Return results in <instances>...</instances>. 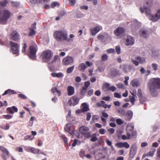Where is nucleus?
Masks as SVG:
<instances>
[{
  "instance_id": "51",
  "label": "nucleus",
  "mask_w": 160,
  "mask_h": 160,
  "mask_svg": "<svg viewBox=\"0 0 160 160\" xmlns=\"http://www.w3.org/2000/svg\"><path fill=\"white\" fill-rule=\"evenodd\" d=\"M20 3L18 2H12L11 3V5L13 7H18Z\"/></svg>"
},
{
  "instance_id": "55",
  "label": "nucleus",
  "mask_w": 160,
  "mask_h": 160,
  "mask_svg": "<svg viewBox=\"0 0 160 160\" xmlns=\"http://www.w3.org/2000/svg\"><path fill=\"white\" fill-rule=\"evenodd\" d=\"M85 153L84 151L82 149L81 150L79 153L80 157L82 158H83L85 156Z\"/></svg>"
},
{
  "instance_id": "8",
  "label": "nucleus",
  "mask_w": 160,
  "mask_h": 160,
  "mask_svg": "<svg viewBox=\"0 0 160 160\" xmlns=\"http://www.w3.org/2000/svg\"><path fill=\"white\" fill-rule=\"evenodd\" d=\"M135 60L133 58L131 59V62L136 66L138 65L139 64H143L146 62V59L145 58L141 57L140 56H137L135 57Z\"/></svg>"
},
{
  "instance_id": "43",
  "label": "nucleus",
  "mask_w": 160,
  "mask_h": 160,
  "mask_svg": "<svg viewBox=\"0 0 160 160\" xmlns=\"http://www.w3.org/2000/svg\"><path fill=\"white\" fill-rule=\"evenodd\" d=\"M130 151L137 152V147L135 144H133L132 145Z\"/></svg>"
},
{
  "instance_id": "46",
  "label": "nucleus",
  "mask_w": 160,
  "mask_h": 160,
  "mask_svg": "<svg viewBox=\"0 0 160 160\" xmlns=\"http://www.w3.org/2000/svg\"><path fill=\"white\" fill-rule=\"evenodd\" d=\"M74 68V66H73L71 67L68 68L67 70V72L68 73H71L73 70Z\"/></svg>"
},
{
  "instance_id": "38",
  "label": "nucleus",
  "mask_w": 160,
  "mask_h": 160,
  "mask_svg": "<svg viewBox=\"0 0 160 160\" xmlns=\"http://www.w3.org/2000/svg\"><path fill=\"white\" fill-rule=\"evenodd\" d=\"M90 137L92 138L90 140V141L92 142H95L98 139V138L96 137V135L95 133L92 134V135H91Z\"/></svg>"
},
{
  "instance_id": "10",
  "label": "nucleus",
  "mask_w": 160,
  "mask_h": 160,
  "mask_svg": "<svg viewBox=\"0 0 160 160\" xmlns=\"http://www.w3.org/2000/svg\"><path fill=\"white\" fill-rule=\"evenodd\" d=\"M79 101V99L78 98L74 96L71 99L68 100V103L70 106H75L78 103Z\"/></svg>"
},
{
  "instance_id": "33",
  "label": "nucleus",
  "mask_w": 160,
  "mask_h": 160,
  "mask_svg": "<svg viewBox=\"0 0 160 160\" xmlns=\"http://www.w3.org/2000/svg\"><path fill=\"white\" fill-rule=\"evenodd\" d=\"M0 150L2 152L7 155L8 156H9V153L8 151L6 148L0 146Z\"/></svg>"
},
{
  "instance_id": "60",
  "label": "nucleus",
  "mask_w": 160,
  "mask_h": 160,
  "mask_svg": "<svg viewBox=\"0 0 160 160\" xmlns=\"http://www.w3.org/2000/svg\"><path fill=\"white\" fill-rule=\"evenodd\" d=\"M117 123L119 125H121L123 123V122L120 118L116 120Z\"/></svg>"
},
{
  "instance_id": "16",
  "label": "nucleus",
  "mask_w": 160,
  "mask_h": 160,
  "mask_svg": "<svg viewBox=\"0 0 160 160\" xmlns=\"http://www.w3.org/2000/svg\"><path fill=\"white\" fill-rule=\"evenodd\" d=\"M134 43V38L129 35L127 36L125 42L126 45L128 46L130 45H133Z\"/></svg>"
},
{
  "instance_id": "34",
  "label": "nucleus",
  "mask_w": 160,
  "mask_h": 160,
  "mask_svg": "<svg viewBox=\"0 0 160 160\" xmlns=\"http://www.w3.org/2000/svg\"><path fill=\"white\" fill-rule=\"evenodd\" d=\"M29 32L28 33V36L33 37L34 36L36 33V31L33 28H29Z\"/></svg>"
},
{
  "instance_id": "30",
  "label": "nucleus",
  "mask_w": 160,
  "mask_h": 160,
  "mask_svg": "<svg viewBox=\"0 0 160 160\" xmlns=\"http://www.w3.org/2000/svg\"><path fill=\"white\" fill-rule=\"evenodd\" d=\"M51 91V92L53 93H54L55 92L57 93L58 96H60L61 95V91L58 90V88L56 87H54L52 88Z\"/></svg>"
},
{
  "instance_id": "37",
  "label": "nucleus",
  "mask_w": 160,
  "mask_h": 160,
  "mask_svg": "<svg viewBox=\"0 0 160 160\" xmlns=\"http://www.w3.org/2000/svg\"><path fill=\"white\" fill-rule=\"evenodd\" d=\"M30 151L34 153L37 154L38 153L40 150L37 148H31L30 149Z\"/></svg>"
},
{
  "instance_id": "2",
  "label": "nucleus",
  "mask_w": 160,
  "mask_h": 160,
  "mask_svg": "<svg viewBox=\"0 0 160 160\" xmlns=\"http://www.w3.org/2000/svg\"><path fill=\"white\" fill-rule=\"evenodd\" d=\"M54 38L58 41L60 42L62 39L68 42L72 41V40L68 38L67 33L63 31H57L54 32L53 35Z\"/></svg>"
},
{
  "instance_id": "14",
  "label": "nucleus",
  "mask_w": 160,
  "mask_h": 160,
  "mask_svg": "<svg viewBox=\"0 0 160 160\" xmlns=\"http://www.w3.org/2000/svg\"><path fill=\"white\" fill-rule=\"evenodd\" d=\"M20 39L19 35L18 32L15 30L13 31L11 35L10 39L15 41H17Z\"/></svg>"
},
{
  "instance_id": "21",
  "label": "nucleus",
  "mask_w": 160,
  "mask_h": 160,
  "mask_svg": "<svg viewBox=\"0 0 160 160\" xmlns=\"http://www.w3.org/2000/svg\"><path fill=\"white\" fill-rule=\"evenodd\" d=\"M95 158L97 160H108L106 157L102 156L101 153H99L95 156Z\"/></svg>"
},
{
  "instance_id": "64",
  "label": "nucleus",
  "mask_w": 160,
  "mask_h": 160,
  "mask_svg": "<svg viewBox=\"0 0 160 160\" xmlns=\"http://www.w3.org/2000/svg\"><path fill=\"white\" fill-rule=\"evenodd\" d=\"M99 117L98 115H93L92 118V120L94 121L95 120H98Z\"/></svg>"
},
{
  "instance_id": "54",
  "label": "nucleus",
  "mask_w": 160,
  "mask_h": 160,
  "mask_svg": "<svg viewBox=\"0 0 160 160\" xmlns=\"http://www.w3.org/2000/svg\"><path fill=\"white\" fill-rule=\"evenodd\" d=\"M18 97L21 99H27V97L24 94H19L18 95Z\"/></svg>"
},
{
  "instance_id": "41",
  "label": "nucleus",
  "mask_w": 160,
  "mask_h": 160,
  "mask_svg": "<svg viewBox=\"0 0 160 160\" xmlns=\"http://www.w3.org/2000/svg\"><path fill=\"white\" fill-rule=\"evenodd\" d=\"M118 112L121 115L124 116L125 115L126 112L123 109H120L118 110Z\"/></svg>"
},
{
  "instance_id": "5",
  "label": "nucleus",
  "mask_w": 160,
  "mask_h": 160,
  "mask_svg": "<svg viewBox=\"0 0 160 160\" xmlns=\"http://www.w3.org/2000/svg\"><path fill=\"white\" fill-rule=\"evenodd\" d=\"M9 45L10 49V52H11L13 54H17L18 56L19 54V46L17 43H15L12 41L9 42Z\"/></svg>"
},
{
  "instance_id": "28",
  "label": "nucleus",
  "mask_w": 160,
  "mask_h": 160,
  "mask_svg": "<svg viewBox=\"0 0 160 160\" xmlns=\"http://www.w3.org/2000/svg\"><path fill=\"white\" fill-rule=\"evenodd\" d=\"M74 88L72 86H69L68 87V95L69 96L72 95L74 94Z\"/></svg>"
},
{
  "instance_id": "20",
  "label": "nucleus",
  "mask_w": 160,
  "mask_h": 160,
  "mask_svg": "<svg viewBox=\"0 0 160 160\" xmlns=\"http://www.w3.org/2000/svg\"><path fill=\"white\" fill-rule=\"evenodd\" d=\"M7 110L10 114H13L14 112H17L18 111V108L15 106L11 107H9L7 108Z\"/></svg>"
},
{
  "instance_id": "39",
  "label": "nucleus",
  "mask_w": 160,
  "mask_h": 160,
  "mask_svg": "<svg viewBox=\"0 0 160 160\" xmlns=\"http://www.w3.org/2000/svg\"><path fill=\"white\" fill-rule=\"evenodd\" d=\"M108 59V56L106 54H103L101 57V61L102 62L105 61Z\"/></svg>"
},
{
  "instance_id": "62",
  "label": "nucleus",
  "mask_w": 160,
  "mask_h": 160,
  "mask_svg": "<svg viewBox=\"0 0 160 160\" xmlns=\"http://www.w3.org/2000/svg\"><path fill=\"white\" fill-rule=\"evenodd\" d=\"M115 52V50L113 48H110L107 50V52L108 53H113Z\"/></svg>"
},
{
  "instance_id": "18",
  "label": "nucleus",
  "mask_w": 160,
  "mask_h": 160,
  "mask_svg": "<svg viewBox=\"0 0 160 160\" xmlns=\"http://www.w3.org/2000/svg\"><path fill=\"white\" fill-rule=\"evenodd\" d=\"M140 10L142 13H143L145 12V14L147 16L149 15L152 14H151V10L150 8L147 7H141L140 8Z\"/></svg>"
},
{
  "instance_id": "1",
  "label": "nucleus",
  "mask_w": 160,
  "mask_h": 160,
  "mask_svg": "<svg viewBox=\"0 0 160 160\" xmlns=\"http://www.w3.org/2000/svg\"><path fill=\"white\" fill-rule=\"evenodd\" d=\"M148 87L152 96H156L157 94V90L160 88V78L150 79L148 84Z\"/></svg>"
},
{
  "instance_id": "31",
  "label": "nucleus",
  "mask_w": 160,
  "mask_h": 160,
  "mask_svg": "<svg viewBox=\"0 0 160 160\" xmlns=\"http://www.w3.org/2000/svg\"><path fill=\"white\" fill-rule=\"evenodd\" d=\"M70 133H71V135L73 136H74V135H75L78 138H81L80 133L77 130H74L73 132H70Z\"/></svg>"
},
{
  "instance_id": "35",
  "label": "nucleus",
  "mask_w": 160,
  "mask_h": 160,
  "mask_svg": "<svg viewBox=\"0 0 160 160\" xmlns=\"http://www.w3.org/2000/svg\"><path fill=\"white\" fill-rule=\"evenodd\" d=\"M127 136H126L124 135H123L121 136V138L122 140H126V139H129L131 138V134L128 132V133H127Z\"/></svg>"
},
{
  "instance_id": "63",
  "label": "nucleus",
  "mask_w": 160,
  "mask_h": 160,
  "mask_svg": "<svg viewBox=\"0 0 160 160\" xmlns=\"http://www.w3.org/2000/svg\"><path fill=\"white\" fill-rule=\"evenodd\" d=\"M90 85V82L89 81L85 82H84V85L85 86L83 87L86 88H88L89 87Z\"/></svg>"
},
{
  "instance_id": "22",
  "label": "nucleus",
  "mask_w": 160,
  "mask_h": 160,
  "mask_svg": "<svg viewBox=\"0 0 160 160\" xmlns=\"http://www.w3.org/2000/svg\"><path fill=\"white\" fill-rule=\"evenodd\" d=\"M102 116L101 117L102 121L106 125L107 123L106 118L108 117V114L106 112H102Z\"/></svg>"
},
{
  "instance_id": "36",
  "label": "nucleus",
  "mask_w": 160,
  "mask_h": 160,
  "mask_svg": "<svg viewBox=\"0 0 160 160\" xmlns=\"http://www.w3.org/2000/svg\"><path fill=\"white\" fill-rule=\"evenodd\" d=\"M141 36L144 38H146L148 36V34L145 31L141 30L139 32Z\"/></svg>"
},
{
  "instance_id": "61",
  "label": "nucleus",
  "mask_w": 160,
  "mask_h": 160,
  "mask_svg": "<svg viewBox=\"0 0 160 160\" xmlns=\"http://www.w3.org/2000/svg\"><path fill=\"white\" fill-rule=\"evenodd\" d=\"M114 97L119 98H121L122 96L118 92H115L114 94Z\"/></svg>"
},
{
  "instance_id": "42",
  "label": "nucleus",
  "mask_w": 160,
  "mask_h": 160,
  "mask_svg": "<svg viewBox=\"0 0 160 160\" xmlns=\"http://www.w3.org/2000/svg\"><path fill=\"white\" fill-rule=\"evenodd\" d=\"M139 100L141 103L143 104L147 100V98L146 97L142 96L141 97L139 98Z\"/></svg>"
},
{
  "instance_id": "12",
  "label": "nucleus",
  "mask_w": 160,
  "mask_h": 160,
  "mask_svg": "<svg viewBox=\"0 0 160 160\" xmlns=\"http://www.w3.org/2000/svg\"><path fill=\"white\" fill-rule=\"evenodd\" d=\"M150 20L155 22L159 20L160 18V9L158 10L155 15L153 14L150 15Z\"/></svg>"
},
{
  "instance_id": "26",
  "label": "nucleus",
  "mask_w": 160,
  "mask_h": 160,
  "mask_svg": "<svg viewBox=\"0 0 160 160\" xmlns=\"http://www.w3.org/2000/svg\"><path fill=\"white\" fill-rule=\"evenodd\" d=\"M134 129V126L132 124L128 125L126 129L127 133L128 132L131 134V132L133 131Z\"/></svg>"
},
{
  "instance_id": "50",
  "label": "nucleus",
  "mask_w": 160,
  "mask_h": 160,
  "mask_svg": "<svg viewBox=\"0 0 160 160\" xmlns=\"http://www.w3.org/2000/svg\"><path fill=\"white\" fill-rule=\"evenodd\" d=\"M34 138V137L32 136V135H27L25 137L24 140H27L29 139L31 140L33 139Z\"/></svg>"
},
{
  "instance_id": "19",
  "label": "nucleus",
  "mask_w": 160,
  "mask_h": 160,
  "mask_svg": "<svg viewBox=\"0 0 160 160\" xmlns=\"http://www.w3.org/2000/svg\"><path fill=\"white\" fill-rule=\"evenodd\" d=\"M102 28L101 26L100 27L99 26H97L93 29L91 28L90 29V30L92 35V36L95 35L97 33L100 31V29H102Z\"/></svg>"
},
{
  "instance_id": "17",
  "label": "nucleus",
  "mask_w": 160,
  "mask_h": 160,
  "mask_svg": "<svg viewBox=\"0 0 160 160\" xmlns=\"http://www.w3.org/2000/svg\"><path fill=\"white\" fill-rule=\"evenodd\" d=\"M115 146L118 148H121L124 147L126 148H128L130 145L127 142H119L115 144Z\"/></svg>"
},
{
  "instance_id": "15",
  "label": "nucleus",
  "mask_w": 160,
  "mask_h": 160,
  "mask_svg": "<svg viewBox=\"0 0 160 160\" xmlns=\"http://www.w3.org/2000/svg\"><path fill=\"white\" fill-rule=\"evenodd\" d=\"M103 89L107 90H109L112 92H114L116 89V88L113 86L110 87V85L108 83H105L103 87Z\"/></svg>"
},
{
  "instance_id": "13",
  "label": "nucleus",
  "mask_w": 160,
  "mask_h": 160,
  "mask_svg": "<svg viewBox=\"0 0 160 160\" xmlns=\"http://www.w3.org/2000/svg\"><path fill=\"white\" fill-rule=\"evenodd\" d=\"M74 62L73 58L70 56H67L62 60L63 64L65 65L70 64Z\"/></svg>"
},
{
  "instance_id": "24",
  "label": "nucleus",
  "mask_w": 160,
  "mask_h": 160,
  "mask_svg": "<svg viewBox=\"0 0 160 160\" xmlns=\"http://www.w3.org/2000/svg\"><path fill=\"white\" fill-rule=\"evenodd\" d=\"M156 151L155 149H154L152 151H149V152L147 153L144 154L142 156V158H144L147 156H150L152 157L154 155V154Z\"/></svg>"
},
{
  "instance_id": "49",
  "label": "nucleus",
  "mask_w": 160,
  "mask_h": 160,
  "mask_svg": "<svg viewBox=\"0 0 160 160\" xmlns=\"http://www.w3.org/2000/svg\"><path fill=\"white\" fill-rule=\"evenodd\" d=\"M136 153V152H133L131 151H130L129 152V157L131 158H133Z\"/></svg>"
},
{
  "instance_id": "3",
  "label": "nucleus",
  "mask_w": 160,
  "mask_h": 160,
  "mask_svg": "<svg viewBox=\"0 0 160 160\" xmlns=\"http://www.w3.org/2000/svg\"><path fill=\"white\" fill-rule=\"evenodd\" d=\"M53 56L52 51L51 50L47 49L42 53L41 57L43 62L48 63L51 60Z\"/></svg>"
},
{
  "instance_id": "57",
  "label": "nucleus",
  "mask_w": 160,
  "mask_h": 160,
  "mask_svg": "<svg viewBox=\"0 0 160 160\" xmlns=\"http://www.w3.org/2000/svg\"><path fill=\"white\" fill-rule=\"evenodd\" d=\"M10 127V125L9 124L6 123V125L1 127V128L4 130H7L9 129Z\"/></svg>"
},
{
  "instance_id": "52",
  "label": "nucleus",
  "mask_w": 160,
  "mask_h": 160,
  "mask_svg": "<svg viewBox=\"0 0 160 160\" xmlns=\"http://www.w3.org/2000/svg\"><path fill=\"white\" fill-rule=\"evenodd\" d=\"M158 64L156 63H153L152 64V68L155 71H156L158 70Z\"/></svg>"
},
{
  "instance_id": "11",
  "label": "nucleus",
  "mask_w": 160,
  "mask_h": 160,
  "mask_svg": "<svg viewBox=\"0 0 160 160\" xmlns=\"http://www.w3.org/2000/svg\"><path fill=\"white\" fill-rule=\"evenodd\" d=\"M125 32V30L123 28L119 27L114 31L115 34L118 36H123Z\"/></svg>"
},
{
  "instance_id": "7",
  "label": "nucleus",
  "mask_w": 160,
  "mask_h": 160,
  "mask_svg": "<svg viewBox=\"0 0 160 160\" xmlns=\"http://www.w3.org/2000/svg\"><path fill=\"white\" fill-rule=\"evenodd\" d=\"M89 128L85 126H82L79 129V132L81 134L87 138H88L90 137L91 133V132H89Z\"/></svg>"
},
{
  "instance_id": "32",
  "label": "nucleus",
  "mask_w": 160,
  "mask_h": 160,
  "mask_svg": "<svg viewBox=\"0 0 160 160\" xmlns=\"http://www.w3.org/2000/svg\"><path fill=\"white\" fill-rule=\"evenodd\" d=\"M131 84L133 87H137L139 86L138 81L136 79L132 80L131 82Z\"/></svg>"
},
{
  "instance_id": "9",
  "label": "nucleus",
  "mask_w": 160,
  "mask_h": 160,
  "mask_svg": "<svg viewBox=\"0 0 160 160\" xmlns=\"http://www.w3.org/2000/svg\"><path fill=\"white\" fill-rule=\"evenodd\" d=\"M133 68V66L131 65L123 64L120 66V68L125 73L130 72Z\"/></svg>"
},
{
  "instance_id": "29",
  "label": "nucleus",
  "mask_w": 160,
  "mask_h": 160,
  "mask_svg": "<svg viewBox=\"0 0 160 160\" xmlns=\"http://www.w3.org/2000/svg\"><path fill=\"white\" fill-rule=\"evenodd\" d=\"M71 125L69 124H67L64 127V130L67 132H68L71 134L70 132H73V131H71Z\"/></svg>"
},
{
  "instance_id": "25",
  "label": "nucleus",
  "mask_w": 160,
  "mask_h": 160,
  "mask_svg": "<svg viewBox=\"0 0 160 160\" xmlns=\"http://www.w3.org/2000/svg\"><path fill=\"white\" fill-rule=\"evenodd\" d=\"M87 68V66L84 63H82L79 65L78 69L80 71H84Z\"/></svg>"
},
{
  "instance_id": "40",
  "label": "nucleus",
  "mask_w": 160,
  "mask_h": 160,
  "mask_svg": "<svg viewBox=\"0 0 160 160\" xmlns=\"http://www.w3.org/2000/svg\"><path fill=\"white\" fill-rule=\"evenodd\" d=\"M87 89L86 88H85L83 87L82 88V89H81L80 92V94L82 95H85L86 93V92L87 90Z\"/></svg>"
},
{
  "instance_id": "4",
  "label": "nucleus",
  "mask_w": 160,
  "mask_h": 160,
  "mask_svg": "<svg viewBox=\"0 0 160 160\" xmlns=\"http://www.w3.org/2000/svg\"><path fill=\"white\" fill-rule=\"evenodd\" d=\"M10 16V12L8 10H5L2 12L0 11V23L6 24Z\"/></svg>"
},
{
  "instance_id": "27",
  "label": "nucleus",
  "mask_w": 160,
  "mask_h": 160,
  "mask_svg": "<svg viewBox=\"0 0 160 160\" xmlns=\"http://www.w3.org/2000/svg\"><path fill=\"white\" fill-rule=\"evenodd\" d=\"M82 109L83 112H86L89 110L88 106L86 103L85 102L82 103Z\"/></svg>"
},
{
  "instance_id": "47",
  "label": "nucleus",
  "mask_w": 160,
  "mask_h": 160,
  "mask_svg": "<svg viewBox=\"0 0 160 160\" xmlns=\"http://www.w3.org/2000/svg\"><path fill=\"white\" fill-rule=\"evenodd\" d=\"M61 137L62 139L63 140L65 144H68V140L67 139V138L64 135H62L61 136Z\"/></svg>"
},
{
  "instance_id": "6",
  "label": "nucleus",
  "mask_w": 160,
  "mask_h": 160,
  "mask_svg": "<svg viewBox=\"0 0 160 160\" xmlns=\"http://www.w3.org/2000/svg\"><path fill=\"white\" fill-rule=\"evenodd\" d=\"M37 50V46L36 44L29 46V54L28 56L30 58L32 59H35L36 57V53Z\"/></svg>"
},
{
  "instance_id": "45",
  "label": "nucleus",
  "mask_w": 160,
  "mask_h": 160,
  "mask_svg": "<svg viewBox=\"0 0 160 160\" xmlns=\"http://www.w3.org/2000/svg\"><path fill=\"white\" fill-rule=\"evenodd\" d=\"M132 112L130 110L128 111L126 113V115L127 116L129 117L128 119L130 120L132 117Z\"/></svg>"
},
{
  "instance_id": "58",
  "label": "nucleus",
  "mask_w": 160,
  "mask_h": 160,
  "mask_svg": "<svg viewBox=\"0 0 160 160\" xmlns=\"http://www.w3.org/2000/svg\"><path fill=\"white\" fill-rule=\"evenodd\" d=\"M131 138H132L134 137H136L137 135V132L135 131H132L131 132Z\"/></svg>"
},
{
  "instance_id": "56",
  "label": "nucleus",
  "mask_w": 160,
  "mask_h": 160,
  "mask_svg": "<svg viewBox=\"0 0 160 160\" xmlns=\"http://www.w3.org/2000/svg\"><path fill=\"white\" fill-rule=\"evenodd\" d=\"M115 50L116 52H117V53L118 54H119L121 53V48L119 46H117L115 47Z\"/></svg>"
},
{
  "instance_id": "44",
  "label": "nucleus",
  "mask_w": 160,
  "mask_h": 160,
  "mask_svg": "<svg viewBox=\"0 0 160 160\" xmlns=\"http://www.w3.org/2000/svg\"><path fill=\"white\" fill-rule=\"evenodd\" d=\"M8 3L6 0H4L3 2L0 1V8L5 6Z\"/></svg>"
},
{
  "instance_id": "53",
  "label": "nucleus",
  "mask_w": 160,
  "mask_h": 160,
  "mask_svg": "<svg viewBox=\"0 0 160 160\" xmlns=\"http://www.w3.org/2000/svg\"><path fill=\"white\" fill-rule=\"evenodd\" d=\"M27 47V44L26 43H24L23 44V46L22 47V52L23 53H25L26 52V48Z\"/></svg>"
},
{
  "instance_id": "48",
  "label": "nucleus",
  "mask_w": 160,
  "mask_h": 160,
  "mask_svg": "<svg viewBox=\"0 0 160 160\" xmlns=\"http://www.w3.org/2000/svg\"><path fill=\"white\" fill-rule=\"evenodd\" d=\"M60 5L57 2H53L51 5V7L52 8H54L56 6H59Z\"/></svg>"
},
{
  "instance_id": "23",
  "label": "nucleus",
  "mask_w": 160,
  "mask_h": 160,
  "mask_svg": "<svg viewBox=\"0 0 160 160\" xmlns=\"http://www.w3.org/2000/svg\"><path fill=\"white\" fill-rule=\"evenodd\" d=\"M17 93V92L15 90H12L10 89H8L5 91L2 94V95L4 96L6 94L11 95L13 94H16Z\"/></svg>"
},
{
  "instance_id": "59",
  "label": "nucleus",
  "mask_w": 160,
  "mask_h": 160,
  "mask_svg": "<svg viewBox=\"0 0 160 160\" xmlns=\"http://www.w3.org/2000/svg\"><path fill=\"white\" fill-rule=\"evenodd\" d=\"M132 97V96H129V99L132 104V105L134 104V102L135 101V99L134 97Z\"/></svg>"
}]
</instances>
